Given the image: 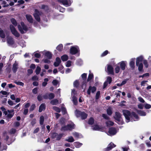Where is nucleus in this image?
Segmentation results:
<instances>
[{
  "label": "nucleus",
  "instance_id": "obj_1",
  "mask_svg": "<svg viewBox=\"0 0 151 151\" xmlns=\"http://www.w3.org/2000/svg\"><path fill=\"white\" fill-rule=\"evenodd\" d=\"M122 112L125 117L126 119V122H128L130 121V119L131 121L133 122V120L131 119V118L133 119L134 121H137L139 119L137 115L134 112L131 113L129 111L126 110H123Z\"/></svg>",
  "mask_w": 151,
  "mask_h": 151
},
{
  "label": "nucleus",
  "instance_id": "obj_2",
  "mask_svg": "<svg viewBox=\"0 0 151 151\" xmlns=\"http://www.w3.org/2000/svg\"><path fill=\"white\" fill-rule=\"evenodd\" d=\"M18 28L21 33L24 34L26 33L28 30L27 27L25 25L24 23L21 22L20 24L18 25Z\"/></svg>",
  "mask_w": 151,
  "mask_h": 151
},
{
  "label": "nucleus",
  "instance_id": "obj_3",
  "mask_svg": "<svg viewBox=\"0 0 151 151\" xmlns=\"http://www.w3.org/2000/svg\"><path fill=\"white\" fill-rule=\"evenodd\" d=\"M121 114L119 112H115L114 118L116 121L119 124H122L123 123V120L121 117Z\"/></svg>",
  "mask_w": 151,
  "mask_h": 151
},
{
  "label": "nucleus",
  "instance_id": "obj_4",
  "mask_svg": "<svg viewBox=\"0 0 151 151\" xmlns=\"http://www.w3.org/2000/svg\"><path fill=\"white\" fill-rule=\"evenodd\" d=\"M75 114L77 117H81L82 119H85L86 118L87 115L84 112H81L78 110H76Z\"/></svg>",
  "mask_w": 151,
  "mask_h": 151
},
{
  "label": "nucleus",
  "instance_id": "obj_5",
  "mask_svg": "<svg viewBox=\"0 0 151 151\" xmlns=\"http://www.w3.org/2000/svg\"><path fill=\"white\" fill-rule=\"evenodd\" d=\"M79 51V47L77 45L72 46L70 49V52L72 55H75Z\"/></svg>",
  "mask_w": 151,
  "mask_h": 151
},
{
  "label": "nucleus",
  "instance_id": "obj_6",
  "mask_svg": "<svg viewBox=\"0 0 151 151\" xmlns=\"http://www.w3.org/2000/svg\"><path fill=\"white\" fill-rule=\"evenodd\" d=\"M75 128V125L72 123L68 124L67 126H65L62 128V130L63 131L71 130Z\"/></svg>",
  "mask_w": 151,
  "mask_h": 151
},
{
  "label": "nucleus",
  "instance_id": "obj_7",
  "mask_svg": "<svg viewBox=\"0 0 151 151\" xmlns=\"http://www.w3.org/2000/svg\"><path fill=\"white\" fill-rule=\"evenodd\" d=\"M10 28L12 34L16 37H19V34L13 26L11 25L10 26Z\"/></svg>",
  "mask_w": 151,
  "mask_h": 151
},
{
  "label": "nucleus",
  "instance_id": "obj_8",
  "mask_svg": "<svg viewBox=\"0 0 151 151\" xmlns=\"http://www.w3.org/2000/svg\"><path fill=\"white\" fill-rule=\"evenodd\" d=\"M58 2L62 3L64 5L66 6H70L73 2L72 0H58Z\"/></svg>",
  "mask_w": 151,
  "mask_h": 151
},
{
  "label": "nucleus",
  "instance_id": "obj_9",
  "mask_svg": "<svg viewBox=\"0 0 151 151\" xmlns=\"http://www.w3.org/2000/svg\"><path fill=\"white\" fill-rule=\"evenodd\" d=\"M40 53H43L44 55L45 58L51 59L52 57V54L49 51H44L43 52H40Z\"/></svg>",
  "mask_w": 151,
  "mask_h": 151
},
{
  "label": "nucleus",
  "instance_id": "obj_10",
  "mask_svg": "<svg viewBox=\"0 0 151 151\" xmlns=\"http://www.w3.org/2000/svg\"><path fill=\"white\" fill-rule=\"evenodd\" d=\"M4 113L5 115H7V117L9 118H11L14 115V110H8L7 111H5Z\"/></svg>",
  "mask_w": 151,
  "mask_h": 151
},
{
  "label": "nucleus",
  "instance_id": "obj_11",
  "mask_svg": "<svg viewBox=\"0 0 151 151\" xmlns=\"http://www.w3.org/2000/svg\"><path fill=\"white\" fill-rule=\"evenodd\" d=\"M117 132V130L114 128H110L107 133V134L110 136H112L116 134Z\"/></svg>",
  "mask_w": 151,
  "mask_h": 151
},
{
  "label": "nucleus",
  "instance_id": "obj_12",
  "mask_svg": "<svg viewBox=\"0 0 151 151\" xmlns=\"http://www.w3.org/2000/svg\"><path fill=\"white\" fill-rule=\"evenodd\" d=\"M107 72L109 74H114L113 68L111 65H107Z\"/></svg>",
  "mask_w": 151,
  "mask_h": 151
},
{
  "label": "nucleus",
  "instance_id": "obj_13",
  "mask_svg": "<svg viewBox=\"0 0 151 151\" xmlns=\"http://www.w3.org/2000/svg\"><path fill=\"white\" fill-rule=\"evenodd\" d=\"M40 14V12L37 10H35V13L34 14L35 19L38 22L40 21V18L39 15Z\"/></svg>",
  "mask_w": 151,
  "mask_h": 151
},
{
  "label": "nucleus",
  "instance_id": "obj_14",
  "mask_svg": "<svg viewBox=\"0 0 151 151\" xmlns=\"http://www.w3.org/2000/svg\"><path fill=\"white\" fill-rule=\"evenodd\" d=\"M62 137V134H58L56 133L52 134V137L53 138H56L57 140H59Z\"/></svg>",
  "mask_w": 151,
  "mask_h": 151
},
{
  "label": "nucleus",
  "instance_id": "obj_15",
  "mask_svg": "<svg viewBox=\"0 0 151 151\" xmlns=\"http://www.w3.org/2000/svg\"><path fill=\"white\" fill-rule=\"evenodd\" d=\"M7 43L9 45H12L14 43V41L13 38L10 36L7 37Z\"/></svg>",
  "mask_w": 151,
  "mask_h": 151
},
{
  "label": "nucleus",
  "instance_id": "obj_16",
  "mask_svg": "<svg viewBox=\"0 0 151 151\" xmlns=\"http://www.w3.org/2000/svg\"><path fill=\"white\" fill-rule=\"evenodd\" d=\"M96 90V88L94 87L93 86L92 87L91 86H90L87 91V93L88 95H90L91 94V91L92 93L94 92Z\"/></svg>",
  "mask_w": 151,
  "mask_h": 151
},
{
  "label": "nucleus",
  "instance_id": "obj_17",
  "mask_svg": "<svg viewBox=\"0 0 151 151\" xmlns=\"http://www.w3.org/2000/svg\"><path fill=\"white\" fill-rule=\"evenodd\" d=\"M115 147V145L113 143H111L105 149V151H109L111 150L113 148Z\"/></svg>",
  "mask_w": 151,
  "mask_h": 151
},
{
  "label": "nucleus",
  "instance_id": "obj_18",
  "mask_svg": "<svg viewBox=\"0 0 151 151\" xmlns=\"http://www.w3.org/2000/svg\"><path fill=\"white\" fill-rule=\"evenodd\" d=\"M61 62L60 58L59 57H57L56 58L55 61L54 62V65L55 67H57L61 63Z\"/></svg>",
  "mask_w": 151,
  "mask_h": 151
},
{
  "label": "nucleus",
  "instance_id": "obj_19",
  "mask_svg": "<svg viewBox=\"0 0 151 151\" xmlns=\"http://www.w3.org/2000/svg\"><path fill=\"white\" fill-rule=\"evenodd\" d=\"M18 68V63L16 62L13 65L12 70L14 73H15L17 70Z\"/></svg>",
  "mask_w": 151,
  "mask_h": 151
},
{
  "label": "nucleus",
  "instance_id": "obj_20",
  "mask_svg": "<svg viewBox=\"0 0 151 151\" xmlns=\"http://www.w3.org/2000/svg\"><path fill=\"white\" fill-rule=\"evenodd\" d=\"M126 63L127 62L125 61H122L120 62V66L122 70H124L125 69Z\"/></svg>",
  "mask_w": 151,
  "mask_h": 151
},
{
  "label": "nucleus",
  "instance_id": "obj_21",
  "mask_svg": "<svg viewBox=\"0 0 151 151\" xmlns=\"http://www.w3.org/2000/svg\"><path fill=\"white\" fill-rule=\"evenodd\" d=\"M26 17L28 22L30 23L33 22V20L31 15L29 14H27L26 15Z\"/></svg>",
  "mask_w": 151,
  "mask_h": 151
},
{
  "label": "nucleus",
  "instance_id": "obj_22",
  "mask_svg": "<svg viewBox=\"0 0 151 151\" xmlns=\"http://www.w3.org/2000/svg\"><path fill=\"white\" fill-rule=\"evenodd\" d=\"M143 58V57L142 56H140L137 58L136 61V65H138L139 63L142 60Z\"/></svg>",
  "mask_w": 151,
  "mask_h": 151
},
{
  "label": "nucleus",
  "instance_id": "obj_23",
  "mask_svg": "<svg viewBox=\"0 0 151 151\" xmlns=\"http://www.w3.org/2000/svg\"><path fill=\"white\" fill-rule=\"evenodd\" d=\"M92 129L93 130H101V127L99 125H96L93 126Z\"/></svg>",
  "mask_w": 151,
  "mask_h": 151
},
{
  "label": "nucleus",
  "instance_id": "obj_24",
  "mask_svg": "<svg viewBox=\"0 0 151 151\" xmlns=\"http://www.w3.org/2000/svg\"><path fill=\"white\" fill-rule=\"evenodd\" d=\"M135 58H132L130 60V62L129 64L130 66L132 68H134V62H135Z\"/></svg>",
  "mask_w": 151,
  "mask_h": 151
},
{
  "label": "nucleus",
  "instance_id": "obj_25",
  "mask_svg": "<svg viewBox=\"0 0 151 151\" xmlns=\"http://www.w3.org/2000/svg\"><path fill=\"white\" fill-rule=\"evenodd\" d=\"M137 113L141 116H145L146 115V112L142 110H137Z\"/></svg>",
  "mask_w": 151,
  "mask_h": 151
},
{
  "label": "nucleus",
  "instance_id": "obj_26",
  "mask_svg": "<svg viewBox=\"0 0 151 151\" xmlns=\"http://www.w3.org/2000/svg\"><path fill=\"white\" fill-rule=\"evenodd\" d=\"M45 105L44 104H42L40 106L39 109V111L40 112H41L43 111L45 109Z\"/></svg>",
  "mask_w": 151,
  "mask_h": 151
},
{
  "label": "nucleus",
  "instance_id": "obj_27",
  "mask_svg": "<svg viewBox=\"0 0 151 151\" xmlns=\"http://www.w3.org/2000/svg\"><path fill=\"white\" fill-rule=\"evenodd\" d=\"M65 140L70 142H72L74 141V139L72 136L68 137Z\"/></svg>",
  "mask_w": 151,
  "mask_h": 151
},
{
  "label": "nucleus",
  "instance_id": "obj_28",
  "mask_svg": "<svg viewBox=\"0 0 151 151\" xmlns=\"http://www.w3.org/2000/svg\"><path fill=\"white\" fill-rule=\"evenodd\" d=\"M73 136L77 138H80L82 137V135L76 132H73L72 134Z\"/></svg>",
  "mask_w": 151,
  "mask_h": 151
},
{
  "label": "nucleus",
  "instance_id": "obj_29",
  "mask_svg": "<svg viewBox=\"0 0 151 151\" xmlns=\"http://www.w3.org/2000/svg\"><path fill=\"white\" fill-rule=\"evenodd\" d=\"M72 97V100L74 104L76 105L78 103L77 99L76 96H73Z\"/></svg>",
  "mask_w": 151,
  "mask_h": 151
},
{
  "label": "nucleus",
  "instance_id": "obj_30",
  "mask_svg": "<svg viewBox=\"0 0 151 151\" xmlns=\"http://www.w3.org/2000/svg\"><path fill=\"white\" fill-rule=\"evenodd\" d=\"M61 58L63 61H66L68 59V56L66 55H64L61 57Z\"/></svg>",
  "mask_w": 151,
  "mask_h": 151
},
{
  "label": "nucleus",
  "instance_id": "obj_31",
  "mask_svg": "<svg viewBox=\"0 0 151 151\" xmlns=\"http://www.w3.org/2000/svg\"><path fill=\"white\" fill-rule=\"evenodd\" d=\"M74 145L76 148H79L81 146L82 144L78 142H75L74 143Z\"/></svg>",
  "mask_w": 151,
  "mask_h": 151
},
{
  "label": "nucleus",
  "instance_id": "obj_32",
  "mask_svg": "<svg viewBox=\"0 0 151 151\" xmlns=\"http://www.w3.org/2000/svg\"><path fill=\"white\" fill-rule=\"evenodd\" d=\"M51 104L52 105H56L58 103V101L57 99L52 100L50 102Z\"/></svg>",
  "mask_w": 151,
  "mask_h": 151
},
{
  "label": "nucleus",
  "instance_id": "obj_33",
  "mask_svg": "<svg viewBox=\"0 0 151 151\" xmlns=\"http://www.w3.org/2000/svg\"><path fill=\"white\" fill-rule=\"evenodd\" d=\"M0 36L2 38H4L5 37V35L3 31L0 28Z\"/></svg>",
  "mask_w": 151,
  "mask_h": 151
},
{
  "label": "nucleus",
  "instance_id": "obj_34",
  "mask_svg": "<svg viewBox=\"0 0 151 151\" xmlns=\"http://www.w3.org/2000/svg\"><path fill=\"white\" fill-rule=\"evenodd\" d=\"M107 112L109 115H111L112 114V109L111 107H109L107 109Z\"/></svg>",
  "mask_w": 151,
  "mask_h": 151
},
{
  "label": "nucleus",
  "instance_id": "obj_35",
  "mask_svg": "<svg viewBox=\"0 0 151 151\" xmlns=\"http://www.w3.org/2000/svg\"><path fill=\"white\" fill-rule=\"evenodd\" d=\"M106 124L108 126H112L114 124V123L110 121H108L106 122Z\"/></svg>",
  "mask_w": 151,
  "mask_h": 151
},
{
  "label": "nucleus",
  "instance_id": "obj_36",
  "mask_svg": "<svg viewBox=\"0 0 151 151\" xmlns=\"http://www.w3.org/2000/svg\"><path fill=\"white\" fill-rule=\"evenodd\" d=\"M63 49V46L62 44H60L56 47L57 50L59 51H61Z\"/></svg>",
  "mask_w": 151,
  "mask_h": 151
},
{
  "label": "nucleus",
  "instance_id": "obj_37",
  "mask_svg": "<svg viewBox=\"0 0 151 151\" xmlns=\"http://www.w3.org/2000/svg\"><path fill=\"white\" fill-rule=\"evenodd\" d=\"M11 21L12 23L15 26H16L17 25V23L16 20L14 18H12L11 19Z\"/></svg>",
  "mask_w": 151,
  "mask_h": 151
},
{
  "label": "nucleus",
  "instance_id": "obj_38",
  "mask_svg": "<svg viewBox=\"0 0 151 151\" xmlns=\"http://www.w3.org/2000/svg\"><path fill=\"white\" fill-rule=\"evenodd\" d=\"M41 70V68L39 66H37L35 72L36 74L38 75L39 74Z\"/></svg>",
  "mask_w": 151,
  "mask_h": 151
},
{
  "label": "nucleus",
  "instance_id": "obj_39",
  "mask_svg": "<svg viewBox=\"0 0 151 151\" xmlns=\"http://www.w3.org/2000/svg\"><path fill=\"white\" fill-rule=\"evenodd\" d=\"M93 74L92 73H89L87 79V81H89L91 80L93 78Z\"/></svg>",
  "mask_w": 151,
  "mask_h": 151
},
{
  "label": "nucleus",
  "instance_id": "obj_40",
  "mask_svg": "<svg viewBox=\"0 0 151 151\" xmlns=\"http://www.w3.org/2000/svg\"><path fill=\"white\" fill-rule=\"evenodd\" d=\"M14 83H15L17 85L19 86H23L24 85V83L21 81H15L14 82Z\"/></svg>",
  "mask_w": 151,
  "mask_h": 151
},
{
  "label": "nucleus",
  "instance_id": "obj_41",
  "mask_svg": "<svg viewBox=\"0 0 151 151\" xmlns=\"http://www.w3.org/2000/svg\"><path fill=\"white\" fill-rule=\"evenodd\" d=\"M44 121V117L43 116H41L40 117V122L41 125H42L43 124Z\"/></svg>",
  "mask_w": 151,
  "mask_h": 151
},
{
  "label": "nucleus",
  "instance_id": "obj_42",
  "mask_svg": "<svg viewBox=\"0 0 151 151\" xmlns=\"http://www.w3.org/2000/svg\"><path fill=\"white\" fill-rule=\"evenodd\" d=\"M54 97V95L53 93H50L48 94V99H53Z\"/></svg>",
  "mask_w": 151,
  "mask_h": 151
},
{
  "label": "nucleus",
  "instance_id": "obj_43",
  "mask_svg": "<svg viewBox=\"0 0 151 151\" xmlns=\"http://www.w3.org/2000/svg\"><path fill=\"white\" fill-rule=\"evenodd\" d=\"M143 64L146 68H147L148 67V62L146 60H143Z\"/></svg>",
  "mask_w": 151,
  "mask_h": 151
},
{
  "label": "nucleus",
  "instance_id": "obj_44",
  "mask_svg": "<svg viewBox=\"0 0 151 151\" xmlns=\"http://www.w3.org/2000/svg\"><path fill=\"white\" fill-rule=\"evenodd\" d=\"M137 66H138V70L139 71H141L143 68V64L141 63L140 64L139 63L138 65Z\"/></svg>",
  "mask_w": 151,
  "mask_h": 151
},
{
  "label": "nucleus",
  "instance_id": "obj_45",
  "mask_svg": "<svg viewBox=\"0 0 151 151\" xmlns=\"http://www.w3.org/2000/svg\"><path fill=\"white\" fill-rule=\"evenodd\" d=\"M53 109L58 112H60V108L56 106L53 107Z\"/></svg>",
  "mask_w": 151,
  "mask_h": 151
},
{
  "label": "nucleus",
  "instance_id": "obj_46",
  "mask_svg": "<svg viewBox=\"0 0 151 151\" xmlns=\"http://www.w3.org/2000/svg\"><path fill=\"white\" fill-rule=\"evenodd\" d=\"M94 122L93 119V118H91L88 122V123L89 124H93Z\"/></svg>",
  "mask_w": 151,
  "mask_h": 151
},
{
  "label": "nucleus",
  "instance_id": "obj_47",
  "mask_svg": "<svg viewBox=\"0 0 151 151\" xmlns=\"http://www.w3.org/2000/svg\"><path fill=\"white\" fill-rule=\"evenodd\" d=\"M71 65V62L70 60H68L66 63V66L67 67H70Z\"/></svg>",
  "mask_w": 151,
  "mask_h": 151
},
{
  "label": "nucleus",
  "instance_id": "obj_48",
  "mask_svg": "<svg viewBox=\"0 0 151 151\" xmlns=\"http://www.w3.org/2000/svg\"><path fill=\"white\" fill-rule=\"evenodd\" d=\"M79 83L78 80L75 81L73 83L74 86L75 87H78L79 85Z\"/></svg>",
  "mask_w": 151,
  "mask_h": 151
},
{
  "label": "nucleus",
  "instance_id": "obj_49",
  "mask_svg": "<svg viewBox=\"0 0 151 151\" xmlns=\"http://www.w3.org/2000/svg\"><path fill=\"white\" fill-rule=\"evenodd\" d=\"M76 94V92L75 91V90L74 89H73L71 91V96H75Z\"/></svg>",
  "mask_w": 151,
  "mask_h": 151
},
{
  "label": "nucleus",
  "instance_id": "obj_50",
  "mask_svg": "<svg viewBox=\"0 0 151 151\" xmlns=\"http://www.w3.org/2000/svg\"><path fill=\"white\" fill-rule=\"evenodd\" d=\"M49 60L50 59L47 58H45V59L43 60V61L45 63H50V61Z\"/></svg>",
  "mask_w": 151,
  "mask_h": 151
},
{
  "label": "nucleus",
  "instance_id": "obj_51",
  "mask_svg": "<svg viewBox=\"0 0 151 151\" xmlns=\"http://www.w3.org/2000/svg\"><path fill=\"white\" fill-rule=\"evenodd\" d=\"M144 106L145 108L146 109H149L151 108V105L147 104H145Z\"/></svg>",
  "mask_w": 151,
  "mask_h": 151
},
{
  "label": "nucleus",
  "instance_id": "obj_52",
  "mask_svg": "<svg viewBox=\"0 0 151 151\" xmlns=\"http://www.w3.org/2000/svg\"><path fill=\"white\" fill-rule=\"evenodd\" d=\"M120 70V67L119 66H117L115 68V71L116 73H118L119 72Z\"/></svg>",
  "mask_w": 151,
  "mask_h": 151
},
{
  "label": "nucleus",
  "instance_id": "obj_53",
  "mask_svg": "<svg viewBox=\"0 0 151 151\" xmlns=\"http://www.w3.org/2000/svg\"><path fill=\"white\" fill-rule=\"evenodd\" d=\"M33 54L34 56L37 58H39L41 56V55L40 54L36 52H34Z\"/></svg>",
  "mask_w": 151,
  "mask_h": 151
},
{
  "label": "nucleus",
  "instance_id": "obj_54",
  "mask_svg": "<svg viewBox=\"0 0 151 151\" xmlns=\"http://www.w3.org/2000/svg\"><path fill=\"white\" fill-rule=\"evenodd\" d=\"M16 131V130L14 128L12 129L10 131V132L11 134H14Z\"/></svg>",
  "mask_w": 151,
  "mask_h": 151
},
{
  "label": "nucleus",
  "instance_id": "obj_55",
  "mask_svg": "<svg viewBox=\"0 0 151 151\" xmlns=\"http://www.w3.org/2000/svg\"><path fill=\"white\" fill-rule=\"evenodd\" d=\"M52 83L54 86H56L58 83V82L57 80H55L53 81Z\"/></svg>",
  "mask_w": 151,
  "mask_h": 151
},
{
  "label": "nucleus",
  "instance_id": "obj_56",
  "mask_svg": "<svg viewBox=\"0 0 151 151\" xmlns=\"http://www.w3.org/2000/svg\"><path fill=\"white\" fill-rule=\"evenodd\" d=\"M112 81L111 78L110 77H108L107 78L106 82H108L109 83H110Z\"/></svg>",
  "mask_w": 151,
  "mask_h": 151
},
{
  "label": "nucleus",
  "instance_id": "obj_57",
  "mask_svg": "<svg viewBox=\"0 0 151 151\" xmlns=\"http://www.w3.org/2000/svg\"><path fill=\"white\" fill-rule=\"evenodd\" d=\"M100 93L99 91L97 92L96 94V99H98L99 98V96L100 95Z\"/></svg>",
  "mask_w": 151,
  "mask_h": 151
},
{
  "label": "nucleus",
  "instance_id": "obj_58",
  "mask_svg": "<svg viewBox=\"0 0 151 151\" xmlns=\"http://www.w3.org/2000/svg\"><path fill=\"white\" fill-rule=\"evenodd\" d=\"M35 107V105L34 104H32L31 106L30 107V111H32L33 110H34Z\"/></svg>",
  "mask_w": 151,
  "mask_h": 151
},
{
  "label": "nucleus",
  "instance_id": "obj_59",
  "mask_svg": "<svg viewBox=\"0 0 151 151\" xmlns=\"http://www.w3.org/2000/svg\"><path fill=\"white\" fill-rule=\"evenodd\" d=\"M108 53V51L107 50H106L104 52L101 54V56H104L106 55Z\"/></svg>",
  "mask_w": 151,
  "mask_h": 151
},
{
  "label": "nucleus",
  "instance_id": "obj_60",
  "mask_svg": "<svg viewBox=\"0 0 151 151\" xmlns=\"http://www.w3.org/2000/svg\"><path fill=\"white\" fill-rule=\"evenodd\" d=\"M147 82V81H142L141 82V85L142 86H145V84H146V83Z\"/></svg>",
  "mask_w": 151,
  "mask_h": 151
},
{
  "label": "nucleus",
  "instance_id": "obj_61",
  "mask_svg": "<svg viewBox=\"0 0 151 151\" xmlns=\"http://www.w3.org/2000/svg\"><path fill=\"white\" fill-rule=\"evenodd\" d=\"M138 99L139 101L141 102L144 103L145 102L144 100L141 97H139L138 98Z\"/></svg>",
  "mask_w": 151,
  "mask_h": 151
},
{
  "label": "nucleus",
  "instance_id": "obj_62",
  "mask_svg": "<svg viewBox=\"0 0 151 151\" xmlns=\"http://www.w3.org/2000/svg\"><path fill=\"white\" fill-rule=\"evenodd\" d=\"M128 80V79H125L124 80H123L121 83V84H122V85L125 84L127 83V81Z\"/></svg>",
  "mask_w": 151,
  "mask_h": 151
},
{
  "label": "nucleus",
  "instance_id": "obj_63",
  "mask_svg": "<svg viewBox=\"0 0 151 151\" xmlns=\"http://www.w3.org/2000/svg\"><path fill=\"white\" fill-rule=\"evenodd\" d=\"M32 80L33 81H37L38 80V77L37 76H34L32 77Z\"/></svg>",
  "mask_w": 151,
  "mask_h": 151
},
{
  "label": "nucleus",
  "instance_id": "obj_64",
  "mask_svg": "<svg viewBox=\"0 0 151 151\" xmlns=\"http://www.w3.org/2000/svg\"><path fill=\"white\" fill-rule=\"evenodd\" d=\"M20 45L22 47H23L25 46V42L24 41H22L20 43Z\"/></svg>",
  "mask_w": 151,
  "mask_h": 151
}]
</instances>
